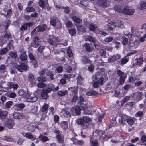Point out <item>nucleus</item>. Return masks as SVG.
<instances>
[{
	"label": "nucleus",
	"mask_w": 146,
	"mask_h": 146,
	"mask_svg": "<svg viewBox=\"0 0 146 146\" xmlns=\"http://www.w3.org/2000/svg\"><path fill=\"white\" fill-rule=\"evenodd\" d=\"M139 9L143 10L146 9V2L141 1L137 7Z\"/></svg>",
	"instance_id": "412c9836"
},
{
	"label": "nucleus",
	"mask_w": 146,
	"mask_h": 146,
	"mask_svg": "<svg viewBox=\"0 0 146 146\" xmlns=\"http://www.w3.org/2000/svg\"><path fill=\"white\" fill-rule=\"evenodd\" d=\"M48 0H40L39 2V6L42 8H44L46 6H48Z\"/></svg>",
	"instance_id": "4468645a"
},
{
	"label": "nucleus",
	"mask_w": 146,
	"mask_h": 146,
	"mask_svg": "<svg viewBox=\"0 0 146 146\" xmlns=\"http://www.w3.org/2000/svg\"><path fill=\"white\" fill-rule=\"evenodd\" d=\"M89 1L88 0H85L81 1L80 3L84 6H87L89 4Z\"/></svg>",
	"instance_id": "680f3d73"
},
{
	"label": "nucleus",
	"mask_w": 146,
	"mask_h": 146,
	"mask_svg": "<svg viewBox=\"0 0 146 146\" xmlns=\"http://www.w3.org/2000/svg\"><path fill=\"white\" fill-rule=\"evenodd\" d=\"M68 91L70 92H72V93L75 94L77 93V89L75 87H71L68 88Z\"/></svg>",
	"instance_id": "c756f323"
},
{
	"label": "nucleus",
	"mask_w": 146,
	"mask_h": 146,
	"mask_svg": "<svg viewBox=\"0 0 146 146\" xmlns=\"http://www.w3.org/2000/svg\"><path fill=\"white\" fill-rule=\"evenodd\" d=\"M122 43L124 47V46L128 44V39L127 38L124 37L122 38Z\"/></svg>",
	"instance_id": "58836bf2"
},
{
	"label": "nucleus",
	"mask_w": 146,
	"mask_h": 146,
	"mask_svg": "<svg viewBox=\"0 0 146 146\" xmlns=\"http://www.w3.org/2000/svg\"><path fill=\"white\" fill-rule=\"evenodd\" d=\"M86 94L87 95L90 96H95L97 93L95 91L93 90H90L87 91Z\"/></svg>",
	"instance_id": "ea45409f"
},
{
	"label": "nucleus",
	"mask_w": 146,
	"mask_h": 146,
	"mask_svg": "<svg viewBox=\"0 0 146 146\" xmlns=\"http://www.w3.org/2000/svg\"><path fill=\"white\" fill-rule=\"evenodd\" d=\"M41 96L44 99H46L49 97L48 93L45 92L43 90L42 92L41 93Z\"/></svg>",
	"instance_id": "f704fd0d"
},
{
	"label": "nucleus",
	"mask_w": 146,
	"mask_h": 146,
	"mask_svg": "<svg viewBox=\"0 0 146 146\" xmlns=\"http://www.w3.org/2000/svg\"><path fill=\"white\" fill-rule=\"evenodd\" d=\"M117 73L118 76H120L119 79V84L121 85L123 84L125 79L124 73L118 70L117 71Z\"/></svg>",
	"instance_id": "7ed1b4c3"
},
{
	"label": "nucleus",
	"mask_w": 146,
	"mask_h": 146,
	"mask_svg": "<svg viewBox=\"0 0 146 146\" xmlns=\"http://www.w3.org/2000/svg\"><path fill=\"white\" fill-rule=\"evenodd\" d=\"M58 20V18L54 17L52 18L50 20V23L51 25L54 26H55L56 24L57 21Z\"/></svg>",
	"instance_id": "c9c22d12"
},
{
	"label": "nucleus",
	"mask_w": 146,
	"mask_h": 146,
	"mask_svg": "<svg viewBox=\"0 0 146 146\" xmlns=\"http://www.w3.org/2000/svg\"><path fill=\"white\" fill-rule=\"evenodd\" d=\"M29 68V66L24 63H21L19 65L17 66L16 67L18 70L20 72L27 71Z\"/></svg>",
	"instance_id": "20e7f679"
},
{
	"label": "nucleus",
	"mask_w": 146,
	"mask_h": 146,
	"mask_svg": "<svg viewBox=\"0 0 146 146\" xmlns=\"http://www.w3.org/2000/svg\"><path fill=\"white\" fill-rule=\"evenodd\" d=\"M46 85L45 83L40 82L37 84V86L39 88H42L45 87Z\"/></svg>",
	"instance_id": "3c124183"
},
{
	"label": "nucleus",
	"mask_w": 146,
	"mask_h": 146,
	"mask_svg": "<svg viewBox=\"0 0 146 146\" xmlns=\"http://www.w3.org/2000/svg\"><path fill=\"white\" fill-rule=\"evenodd\" d=\"M4 38L6 40H9L12 38L11 34L10 32L6 33L3 35Z\"/></svg>",
	"instance_id": "7c9ffc66"
},
{
	"label": "nucleus",
	"mask_w": 146,
	"mask_h": 146,
	"mask_svg": "<svg viewBox=\"0 0 146 146\" xmlns=\"http://www.w3.org/2000/svg\"><path fill=\"white\" fill-rule=\"evenodd\" d=\"M98 4L104 8H106L110 5V1L108 0H100L98 1Z\"/></svg>",
	"instance_id": "6e6552de"
},
{
	"label": "nucleus",
	"mask_w": 146,
	"mask_h": 146,
	"mask_svg": "<svg viewBox=\"0 0 146 146\" xmlns=\"http://www.w3.org/2000/svg\"><path fill=\"white\" fill-rule=\"evenodd\" d=\"M39 138L42 142H45L49 140L48 138L46 136L43 135H40L39 137Z\"/></svg>",
	"instance_id": "cd10ccee"
},
{
	"label": "nucleus",
	"mask_w": 146,
	"mask_h": 146,
	"mask_svg": "<svg viewBox=\"0 0 146 146\" xmlns=\"http://www.w3.org/2000/svg\"><path fill=\"white\" fill-rule=\"evenodd\" d=\"M8 88H5V89L7 91H8L9 89L13 88V90H15L17 89L18 87V85L17 84H15L12 82H9L7 84Z\"/></svg>",
	"instance_id": "9d476101"
},
{
	"label": "nucleus",
	"mask_w": 146,
	"mask_h": 146,
	"mask_svg": "<svg viewBox=\"0 0 146 146\" xmlns=\"http://www.w3.org/2000/svg\"><path fill=\"white\" fill-rule=\"evenodd\" d=\"M62 112L63 113V115L65 117L68 118L71 116V114L69 111L65 110Z\"/></svg>",
	"instance_id": "c03bdc74"
},
{
	"label": "nucleus",
	"mask_w": 146,
	"mask_h": 146,
	"mask_svg": "<svg viewBox=\"0 0 146 146\" xmlns=\"http://www.w3.org/2000/svg\"><path fill=\"white\" fill-rule=\"evenodd\" d=\"M127 115H123L120 119H119V122L123 124H125L127 121Z\"/></svg>",
	"instance_id": "5701e85b"
},
{
	"label": "nucleus",
	"mask_w": 146,
	"mask_h": 146,
	"mask_svg": "<svg viewBox=\"0 0 146 146\" xmlns=\"http://www.w3.org/2000/svg\"><path fill=\"white\" fill-rule=\"evenodd\" d=\"M123 13L128 15H133L134 13V9L129 7H124Z\"/></svg>",
	"instance_id": "423d86ee"
},
{
	"label": "nucleus",
	"mask_w": 146,
	"mask_h": 146,
	"mask_svg": "<svg viewBox=\"0 0 146 146\" xmlns=\"http://www.w3.org/2000/svg\"><path fill=\"white\" fill-rule=\"evenodd\" d=\"M27 58V55L25 52H23L20 55V59L22 61H25L26 60Z\"/></svg>",
	"instance_id": "473e14b6"
},
{
	"label": "nucleus",
	"mask_w": 146,
	"mask_h": 146,
	"mask_svg": "<svg viewBox=\"0 0 146 146\" xmlns=\"http://www.w3.org/2000/svg\"><path fill=\"white\" fill-rule=\"evenodd\" d=\"M90 142L91 144V146H98V144L97 140L92 139V138L90 139Z\"/></svg>",
	"instance_id": "393cba45"
},
{
	"label": "nucleus",
	"mask_w": 146,
	"mask_h": 146,
	"mask_svg": "<svg viewBox=\"0 0 146 146\" xmlns=\"http://www.w3.org/2000/svg\"><path fill=\"white\" fill-rule=\"evenodd\" d=\"M46 74L47 76L50 77V78L49 80L50 81L54 80V78L53 77L54 75L51 71H49L47 72Z\"/></svg>",
	"instance_id": "72a5a7b5"
},
{
	"label": "nucleus",
	"mask_w": 146,
	"mask_h": 146,
	"mask_svg": "<svg viewBox=\"0 0 146 146\" xmlns=\"http://www.w3.org/2000/svg\"><path fill=\"white\" fill-rule=\"evenodd\" d=\"M28 55L29 58L32 62L33 63L34 67L35 68L37 67L38 66L37 61L36 59L33 54L31 52H29L28 53Z\"/></svg>",
	"instance_id": "0eeeda50"
},
{
	"label": "nucleus",
	"mask_w": 146,
	"mask_h": 146,
	"mask_svg": "<svg viewBox=\"0 0 146 146\" xmlns=\"http://www.w3.org/2000/svg\"><path fill=\"white\" fill-rule=\"evenodd\" d=\"M80 108L79 106H76L75 108V111L76 114L77 115H79L81 113Z\"/></svg>",
	"instance_id": "603ef678"
},
{
	"label": "nucleus",
	"mask_w": 146,
	"mask_h": 146,
	"mask_svg": "<svg viewBox=\"0 0 146 146\" xmlns=\"http://www.w3.org/2000/svg\"><path fill=\"white\" fill-rule=\"evenodd\" d=\"M48 107L49 106L48 104H44L42 108V111L44 113H47Z\"/></svg>",
	"instance_id": "2f4dec72"
},
{
	"label": "nucleus",
	"mask_w": 146,
	"mask_h": 146,
	"mask_svg": "<svg viewBox=\"0 0 146 146\" xmlns=\"http://www.w3.org/2000/svg\"><path fill=\"white\" fill-rule=\"evenodd\" d=\"M134 99L135 100L136 102L142 100L143 98V94L142 92H137L133 93L132 96Z\"/></svg>",
	"instance_id": "39448f33"
},
{
	"label": "nucleus",
	"mask_w": 146,
	"mask_h": 146,
	"mask_svg": "<svg viewBox=\"0 0 146 146\" xmlns=\"http://www.w3.org/2000/svg\"><path fill=\"white\" fill-rule=\"evenodd\" d=\"M25 105L23 103L16 104L15 105L14 108L15 110L17 111H21L24 108Z\"/></svg>",
	"instance_id": "f8f14e48"
},
{
	"label": "nucleus",
	"mask_w": 146,
	"mask_h": 146,
	"mask_svg": "<svg viewBox=\"0 0 146 146\" xmlns=\"http://www.w3.org/2000/svg\"><path fill=\"white\" fill-rule=\"evenodd\" d=\"M6 126L9 129H12L13 128L14 123L13 122L11 119L8 120L6 124Z\"/></svg>",
	"instance_id": "4be33fe9"
},
{
	"label": "nucleus",
	"mask_w": 146,
	"mask_h": 146,
	"mask_svg": "<svg viewBox=\"0 0 146 146\" xmlns=\"http://www.w3.org/2000/svg\"><path fill=\"white\" fill-rule=\"evenodd\" d=\"M132 96H129L124 97L123 99L121 101V104L122 105H123L125 102L128 101Z\"/></svg>",
	"instance_id": "a19ab883"
},
{
	"label": "nucleus",
	"mask_w": 146,
	"mask_h": 146,
	"mask_svg": "<svg viewBox=\"0 0 146 146\" xmlns=\"http://www.w3.org/2000/svg\"><path fill=\"white\" fill-rule=\"evenodd\" d=\"M82 63L86 64L90 62V60L86 56H82L81 59Z\"/></svg>",
	"instance_id": "b1692460"
},
{
	"label": "nucleus",
	"mask_w": 146,
	"mask_h": 146,
	"mask_svg": "<svg viewBox=\"0 0 146 146\" xmlns=\"http://www.w3.org/2000/svg\"><path fill=\"white\" fill-rule=\"evenodd\" d=\"M4 140L5 141L9 142L13 141L14 139L8 136H5L4 137Z\"/></svg>",
	"instance_id": "8fccbe9b"
},
{
	"label": "nucleus",
	"mask_w": 146,
	"mask_h": 146,
	"mask_svg": "<svg viewBox=\"0 0 146 146\" xmlns=\"http://www.w3.org/2000/svg\"><path fill=\"white\" fill-rule=\"evenodd\" d=\"M82 119H83L84 122L89 123L90 122L92 121L91 119L90 118V117L87 116H84L83 117Z\"/></svg>",
	"instance_id": "4c0bfd02"
},
{
	"label": "nucleus",
	"mask_w": 146,
	"mask_h": 146,
	"mask_svg": "<svg viewBox=\"0 0 146 146\" xmlns=\"http://www.w3.org/2000/svg\"><path fill=\"white\" fill-rule=\"evenodd\" d=\"M88 39L90 42L94 44L96 43V39L94 37H93L91 36H88Z\"/></svg>",
	"instance_id": "de8ad7c7"
},
{
	"label": "nucleus",
	"mask_w": 146,
	"mask_h": 146,
	"mask_svg": "<svg viewBox=\"0 0 146 146\" xmlns=\"http://www.w3.org/2000/svg\"><path fill=\"white\" fill-rule=\"evenodd\" d=\"M112 25V24L111 25L110 24L105 25L104 27V29L105 30H108L109 29L112 30L113 28L111 26Z\"/></svg>",
	"instance_id": "37998d69"
},
{
	"label": "nucleus",
	"mask_w": 146,
	"mask_h": 146,
	"mask_svg": "<svg viewBox=\"0 0 146 146\" xmlns=\"http://www.w3.org/2000/svg\"><path fill=\"white\" fill-rule=\"evenodd\" d=\"M33 24V22L25 23L22 25L20 27V29L22 31L27 30L28 27L32 26Z\"/></svg>",
	"instance_id": "1a4fd4ad"
},
{
	"label": "nucleus",
	"mask_w": 146,
	"mask_h": 146,
	"mask_svg": "<svg viewBox=\"0 0 146 146\" xmlns=\"http://www.w3.org/2000/svg\"><path fill=\"white\" fill-rule=\"evenodd\" d=\"M25 136L28 139H33V140H34L35 138H33V135L32 134L30 133H25Z\"/></svg>",
	"instance_id": "79ce46f5"
},
{
	"label": "nucleus",
	"mask_w": 146,
	"mask_h": 146,
	"mask_svg": "<svg viewBox=\"0 0 146 146\" xmlns=\"http://www.w3.org/2000/svg\"><path fill=\"white\" fill-rule=\"evenodd\" d=\"M54 86V85L51 84L43 90L47 93H50L52 91L54 92L57 91L59 88V86H57L56 87H55Z\"/></svg>",
	"instance_id": "f03ea898"
},
{
	"label": "nucleus",
	"mask_w": 146,
	"mask_h": 146,
	"mask_svg": "<svg viewBox=\"0 0 146 146\" xmlns=\"http://www.w3.org/2000/svg\"><path fill=\"white\" fill-rule=\"evenodd\" d=\"M38 98L35 96H30L27 99V101L29 102H34L38 100Z\"/></svg>",
	"instance_id": "6ab92c4d"
},
{
	"label": "nucleus",
	"mask_w": 146,
	"mask_h": 146,
	"mask_svg": "<svg viewBox=\"0 0 146 146\" xmlns=\"http://www.w3.org/2000/svg\"><path fill=\"white\" fill-rule=\"evenodd\" d=\"M113 42L115 45V48L117 49H118L121 45V43L115 40H113Z\"/></svg>",
	"instance_id": "864d4df0"
},
{
	"label": "nucleus",
	"mask_w": 146,
	"mask_h": 146,
	"mask_svg": "<svg viewBox=\"0 0 146 146\" xmlns=\"http://www.w3.org/2000/svg\"><path fill=\"white\" fill-rule=\"evenodd\" d=\"M72 19L76 23H80L82 21V20L79 18L77 16H73Z\"/></svg>",
	"instance_id": "49530a36"
},
{
	"label": "nucleus",
	"mask_w": 146,
	"mask_h": 146,
	"mask_svg": "<svg viewBox=\"0 0 146 146\" xmlns=\"http://www.w3.org/2000/svg\"><path fill=\"white\" fill-rule=\"evenodd\" d=\"M108 62L110 63H111L115 62V60L114 55H113L111 57L108 58Z\"/></svg>",
	"instance_id": "69168bd1"
},
{
	"label": "nucleus",
	"mask_w": 146,
	"mask_h": 146,
	"mask_svg": "<svg viewBox=\"0 0 146 146\" xmlns=\"http://www.w3.org/2000/svg\"><path fill=\"white\" fill-rule=\"evenodd\" d=\"M128 60V59L127 58H123L121 60V64L122 65L126 63Z\"/></svg>",
	"instance_id": "338daca9"
},
{
	"label": "nucleus",
	"mask_w": 146,
	"mask_h": 146,
	"mask_svg": "<svg viewBox=\"0 0 146 146\" xmlns=\"http://www.w3.org/2000/svg\"><path fill=\"white\" fill-rule=\"evenodd\" d=\"M60 125L63 129L66 130L68 127V124L67 122L66 121L62 122Z\"/></svg>",
	"instance_id": "e433bc0d"
},
{
	"label": "nucleus",
	"mask_w": 146,
	"mask_h": 146,
	"mask_svg": "<svg viewBox=\"0 0 146 146\" xmlns=\"http://www.w3.org/2000/svg\"><path fill=\"white\" fill-rule=\"evenodd\" d=\"M7 42V40L3 37L0 38V45H2L4 44Z\"/></svg>",
	"instance_id": "0e129e2a"
},
{
	"label": "nucleus",
	"mask_w": 146,
	"mask_h": 146,
	"mask_svg": "<svg viewBox=\"0 0 146 146\" xmlns=\"http://www.w3.org/2000/svg\"><path fill=\"white\" fill-rule=\"evenodd\" d=\"M135 60L136 61L137 64L139 66L141 65L143 62V58L142 57L137 58L135 59Z\"/></svg>",
	"instance_id": "a878e982"
},
{
	"label": "nucleus",
	"mask_w": 146,
	"mask_h": 146,
	"mask_svg": "<svg viewBox=\"0 0 146 146\" xmlns=\"http://www.w3.org/2000/svg\"><path fill=\"white\" fill-rule=\"evenodd\" d=\"M68 93L67 90L64 91H59L57 92V94L60 97H62L66 95Z\"/></svg>",
	"instance_id": "c85d7f7f"
},
{
	"label": "nucleus",
	"mask_w": 146,
	"mask_h": 146,
	"mask_svg": "<svg viewBox=\"0 0 146 146\" xmlns=\"http://www.w3.org/2000/svg\"><path fill=\"white\" fill-rule=\"evenodd\" d=\"M8 51V50L6 48H3L0 50V55L5 54Z\"/></svg>",
	"instance_id": "13d9d810"
},
{
	"label": "nucleus",
	"mask_w": 146,
	"mask_h": 146,
	"mask_svg": "<svg viewBox=\"0 0 146 146\" xmlns=\"http://www.w3.org/2000/svg\"><path fill=\"white\" fill-rule=\"evenodd\" d=\"M84 46L85 47L86 50L88 52H90L91 51V49L90 46V44L88 43H85Z\"/></svg>",
	"instance_id": "4d7b16f0"
},
{
	"label": "nucleus",
	"mask_w": 146,
	"mask_h": 146,
	"mask_svg": "<svg viewBox=\"0 0 146 146\" xmlns=\"http://www.w3.org/2000/svg\"><path fill=\"white\" fill-rule=\"evenodd\" d=\"M7 111L2 110L0 109V118L1 119H5L7 117Z\"/></svg>",
	"instance_id": "2eb2a0df"
},
{
	"label": "nucleus",
	"mask_w": 146,
	"mask_h": 146,
	"mask_svg": "<svg viewBox=\"0 0 146 146\" xmlns=\"http://www.w3.org/2000/svg\"><path fill=\"white\" fill-rule=\"evenodd\" d=\"M134 121L135 119L128 118V116H127L126 122L129 125L131 126L133 125L134 123Z\"/></svg>",
	"instance_id": "bb28decb"
},
{
	"label": "nucleus",
	"mask_w": 146,
	"mask_h": 146,
	"mask_svg": "<svg viewBox=\"0 0 146 146\" xmlns=\"http://www.w3.org/2000/svg\"><path fill=\"white\" fill-rule=\"evenodd\" d=\"M6 98L4 96H2L0 98V104H3L5 101Z\"/></svg>",
	"instance_id": "e2e57ef3"
},
{
	"label": "nucleus",
	"mask_w": 146,
	"mask_h": 146,
	"mask_svg": "<svg viewBox=\"0 0 146 146\" xmlns=\"http://www.w3.org/2000/svg\"><path fill=\"white\" fill-rule=\"evenodd\" d=\"M69 33L71 36H74L76 34V31L75 29H71L69 30Z\"/></svg>",
	"instance_id": "052dcab7"
},
{
	"label": "nucleus",
	"mask_w": 146,
	"mask_h": 146,
	"mask_svg": "<svg viewBox=\"0 0 146 146\" xmlns=\"http://www.w3.org/2000/svg\"><path fill=\"white\" fill-rule=\"evenodd\" d=\"M13 116L15 119L17 120H19L22 117V116L21 114L18 112H14L13 114Z\"/></svg>",
	"instance_id": "aec40b11"
},
{
	"label": "nucleus",
	"mask_w": 146,
	"mask_h": 146,
	"mask_svg": "<svg viewBox=\"0 0 146 146\" xmlns=\"http://www.w3.org/2000/svg\"><path fill=\"white\" fill-rule=\"evenodd\" d=\"M37 80L39 82H47V81L46 78L45 77H39L38 78Z\"/></svg>",
	"instance_id": "6e6d98bb"
},
{
	"label": "nucleus",
	"mask_w": 146,
	"mask_h": 146,
	"mask_svg": "<svg viewBox=\"0 0 146 146\" xmlns=\"http://www.w3.org/2000/svg\"><path fill=\"white\" fill-rule=\"evenodd\" d=\"M54 132L57 134L56 138L58 142L60 143H63L64 140V138L62 135V131L56 129L54 130Z\"/></svg>",
	"instance_id": "f257e3e1"
},
{
	"label": "nucleus",
	"mask_w": 146,
	"mask_h": 146,
	"mask_svg": "<svg viewBox=\"0 0 146 146\" xmlns=\"http://www.w3.org/2000/svg\"><path fill=\"white\" fill-rule=\"evenodd\" d=\"M25 10L27 12H31L35 11V9L33 7L28 6L25 9Z\"/></svg>",
	"instance_id": "774afa93"
},
{
	"label": "nucleus",
	"mask_w": 146,
	"mask_h": 146,
	"mask_svg": "<svg viewBox=\"0 0 146 146\" xmlns=\"http://www.w3.org/2000/svg\"><path fill=\"white\" fill-rule=\"evenodd\" d=\"M78 30L82 32H85L86 31L85 28L83 26L78 25L77 27Z\"/></svg>",
	"instance_id": "a18cd8bd"
},
{
	"label": "nucleus",
	"mask_w": 146,
	"mask_h": 146,
	"mask_svg": "<svg viewBox=\"0 0 146 146\" xmlns=\"http://www.w3.org/2000/svg\"><path fill=\"white\" fill-rule=\"evenodd\" d=\"M48 43L51 45L53 46L58 42V40L56 38L53 37L49 38L47 40Z\"/></svg>",
	"instance_id": "ddd939ff"
},
{
	"label": "nucleus",
	"mask_w": 146,
	"mask_h": 146,
	"mask_svg": "<svg viewBox=\"0 0 146 146\" xmlns=\"http://www.w3.org/2000/svg\"><path fill=\"white\" fill-rule=\"evenodd\" d=\"M12 14V11L11 9H9L8 10L7 14L4 15V16L6 17L9 18L11 15Z\"/></svg>",
	"instance_id": "5fc2aeb1"
},
{
	"label": "nucleus",
	"mask_w": 146,
	"mask_h": 146,
	"mask_svg": "<svg viewBox=\"0 0 146 146\" xmlns=\"http://www.w3.org/2000/svg\"><path fill=\"white\" fill-rule=\"evenodd\" d=\"M66 51L68 56L70 57H72L73 56V53L72 52L70 48V47H68L67 48Z\"/></svg>",
	"instance_id": "09e8293b"
},
{
	"label": "nucleus",
	"mask_w": 146,
	"mask_h": 146,
	"mask_svg": "<svg viewBox=\"0 0 146 146\" xmlns=\"http://www.w3.org/2000/svg\"><path fill=\"white\" fill-rule=\"evenodd\" d=\"M84 122V121L82 118H80L77 119L76 121V123L79 125H82Z\"/></svg>",
	"instance_id": "bf43d9fd"
},
{
	"label": "nucleus",
	"mask_w": 146,
	"mask_h": 146,
	"mask_svg": "<svg viewBox=\"0 0 146 146\" xmlns=\"http://www.w3.org/2000/svg\"><path fill=\"white\" fill-rule=\"evenodd\" d=\"M114 9L118 12L122 13L123 11V7L120 5H116L114 7Z\"/></svg>",
	"instance_id": "a211bd4d"
},
{
	"label": "nucleus",
	"mask_w": 146,
	"mask_h": 146,
	"mask_svg": "<svg viewBox=\"0 0 146 146\" xmlns=\"http://www.w3.org/2000/svg\"><path fill=\"white\" fill-rule=\"evenodd\" d=\"M37 28H38L37 31L40 32L45 30L47 28V26L46 24H43L40 26L37 27Z\"/></svg>",
	"instance_id": "dca6fc26"
},
{
	"label": "nucleus",
	"mask_w": 146,
	"mask_h": 146,
	"mask_svg": "<svg viewBox=\"0 0 146 146\" xmlns=\"http://www.w3.org/2000/svg\"><path fill=\"white\" fill-rule=\"evenodd\" d=\"M123 22L121 21L117 20L115 22H113L112 25L116 27H119L123 25Z\"/></svg>",
	"instance_id": "f3484780"
},
{
	"label": "nucleus",
	"mask_w": 146,
	"mask_h": 146,
	"mask_svg": "<svg viewBox=\"0 0 146 146\" xmlns=\"http://www.w3.org/2000/svg\"><path fill=\"white\" fill-rule=\"evenodd\" d=\"M41 41L38 37L36 36L34 39L33 42L31 44L32 46L35 48H37L40 45Z\"/></svg>",
	"instance_id": "9b49d317"
}]
</instances>
